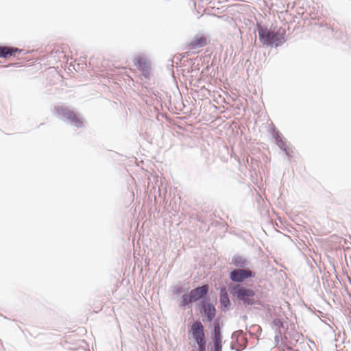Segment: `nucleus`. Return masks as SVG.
<instances>
[{
    "instance_id": "aec40b11",
    "label": "nucleus",
    "mask_w": 351,
    "mask_h": 351,
    "mask_svg": "<svg viewBox=\"0 0 351 351\" xmlns=\"http://www.w3.org/2000/svg\"><path fill=\"white\" fill-rule=\"evenodd\" d=\"M234 348H235V347H234ZM236 348H240V346L237 345V347H236Z\"/></svg>"
},
{
    "instance_id": "f03ea898",
    "label": "nucleus",
    "mask_w": 351,
    "mask_h": 351,
    "mask_svg": "<svg viewBox=\"0 0 351 351\" xmlns=\"http://www.w3.org/2000/svg\"><path fill=\"white\" fill-rule=\"evenodd\" d=\"M228 291L239 301H241L245 306L261 305V302L255 298L256 293L252 289L243 287L241 284H230L228 286Z\"/></svg>"
},
{
    "instance_id": "f257e3e1",
    "label": "nucleus",
    "mask_w": 351,
    "mask_h": 351,
    "mask_svg": "<svg viewBox=\"0 0 351 351\" xmlns=\"http://www.w3.org/2000/svg\"><path fill=\"white\" fill-rule=\"evenodd\" d=\"M257 31L259 40L263 45L278 47L286 42V30L282 27L274 32L257 23Z\"/></svg>"
},
{
    "instance_id": "ddd939ff",
    "label": "nucleus",
    "mask_w": 351,
    "mask_h": 351,
    "mask_svg": "<svg viewBox=\"0 0 351 351\" xmlns=\"http://www.w3.org/2000/svg\"><path fill=\"white\" fill-rule=\"evenodd\" d=\"M16 52H21L19 48L8 46H0V58H7L15 56Z\"/></svg>"
},
{
    "instance_id": "1a4fd4ad",
    "label": "nucleus",
    "mask_w": 351,
    "mask_h": 351,
    "mask_svg": "<svg viewBox=\"0 0 351 351\" xmlns=\"http://www.w3.org/2000/svg\"><path fill=\"white\" fill-rule=\"evenodd\" d=\"M232 339L235 340L237 345L240 346V348H234L233 345H231V349L236 351H241L244 350L247 346V339L242 330H239L234 332L232 335Z\"/></svg>"
},
{
    "instance_id": "f8f14e48",
    "label": "nucleus",
    "mask_w": 351,
    "mask_h": 351,
    "mask_svg": "<svg viewBox=\"0 0 351 351\" xmlns=\"http://www.w3.org/2000/svg\"><path fill=\"white\" fill-rule=\"evenodd\" d=\"M211 338L213 342V346H222V335L219 323H214L213 329L211 332Z\"/></svg>"
},
{
    "instance_id": "20e7f679",
    "label": "nucleus",
    "mask_w": 351,
    "mask_h": 351,
    "mask_svg": "<svg viewBox=\"0 0 351 351\" xmlns=\"http://www.w3.org/2000/svg\"><path fill=\"white\" fill-rule=\"evenodd\" d=\"M191 331L193 339L198 346V351H206V341L204 334V328L202 322L195 321L191 326Z\"/></svg>"
},
{
    "instance_id": "dca6fc26",
    "label": "nucleus",
    "mask_w": 351,
    "mask_h": 351,
    "mask_svg": "<svg viewBox=\"0 0 351 351\" xmlns=\"http://www.w3.org/2000/svg\"><path fill=\"white\" fill-rule=\"evenodd\" d=\"M272 324L275 326H277L278 328H283L284 327V323H283L282 320L279 318L274 319L272 321Z\"/></svg>"
},
{
    "instance_id": "412c9836",
    "label": "nucleus",
    "mask_w": 351,
    "mask_h": 351,
    "mask_svg": "<svg viewBox=\"0 0 351 351\" xmlns=\"http://www.w3.org/2000/svg\"><path fill=\"white\" fill-rule=\"evenodd\" d=\"M278 335H277L275 336V339H276L278 338Z\"/></svg>"
},
{
    "instance_id": "39448f33",
    "label": "nucleus",
    "mask_w": 351,
    "mask_h": 351,
    "mask_svg": "<svg viewBox=\"0 0 351 351\" xmlns=\"http://www.w3.org/2000/svg\"><path fill=\"white\" fill-rule=\"evenodd\" d=\"M55 109L58 117L61 119L68 121L70 124L77 128L83 126L82 121L68 107L57 106Z\"/></svg>"
},
{
    "instance_id": "0eeeda50",
    "label": "nucleus",
    "mask_w": 351,
    "mask_h": 351,
    "mask_svg": "<svg viewBox=\"0 0 351 351\" xmlns=\"http://www.w3.org/2000/svg\"><path fill=\"white\" fill-rule=\"evenodd\" d=\"M135 66L142 73L143 76L147 80H149L152 75L150 62L144 56H138L133 60Z\"/></svg>"
},
{
    "instance_id": "a211bd4d",
    "label": "nucleus",
    "mask_w": 351,
    "mask_h": 351,
    "mask_svg": "<svg viewBox=\"0 0 351 351\" xmlns=\"http://www.w3.org/2000/svg\"><path fill=\"white\" fill-rule=\"evenodd\" d=\"M213 351H222V346H214Z\"/></svg>"
},
{
    "instance_id": "9d476101",
    "label": "nucleus",
    "mask_w": 351,
    "mask_h": 351,
    "mask_svg": "<svg viewBox=\"0 0 351 351\" xmlns=\"http://www.w3.org/2000/svg\"><path fill=\"white\" fill-rule=\"evenodd\" d=\"M272 134L273 137L276 140L277 145L285 153L287 156L290 158L292 151L287 145V142L282 139V135L279 132L275 130H274Z\"/></svg>"
},
{
    "instance_id": "4be33fe9",
    "label": "nucleus",
    "mask_w": 351,
    "mask_h": 351,
    "mask_svg": "<svg viewBox=\"0 0 351 351\" xmlns=\"http://www.w3.org/2000/svg\"><path fill=\"white\" fill-rule=\"evenodd\" d=\"M291 351H299V350H291Z\"/></svg>"
},
{
    "instance_id": "6ab92c4d",
    "label": "nucleus",
    "mask_w": 351,
    "mask_h": 351,
    "mask_svg": "<svg viewBox=\"0 0 351 351\" xmlns=\"http://www.w3.org/2000/svg\"><path fill=\"white\" fill-rule=\"evenodd\" d=\"M278 335H281V332L280 330L278 331Z\"/></svg>"
},
{
    "instance_id": "7ed1b4c3",
    "label": "nucleus",
    "mask_w": 351,
    "mask_h": 351,
    "mask_svg": "<svg viewBox=\"0 0 351 351\" xmlns=\"http://www.w3.org/2000/svg\"><path fill=\"white\" fill-rule=\"evenodd\" d=\"M209 292V285L204 284L191 289L189 293H184L181 296V302L179 304L180 308H184L190 304L195 302L199 300H209L206 296Z\"/></svg>"
},
{
    "instance_id": "f3484780",
    "label": "nucleus",
    "mask_w": 351,
    "mask_h": 351,
    "mask_svg": "<svg viewBox=\"0 0 351 351\" xmlns=\"http://www.w3.org/2000/svg\"><path fill=\"white\" fill-rule=\"evenodd\" d=\"M182 291V287H178L173 291L175 294H180Z\"/></svg>"
},
{
    "instance_id": "6e6552de",
    "label": "nucleus",
    "mask_w": 351,
    "mask_h": 351,
    "mask_svg": "<svg viewBox=\"0 0 351 351\" xmlns=\"http://www.w3.org/2000/svg\"><path fill=\"white\" fill-rule=\"evenodd\" d=\"M200 311L208 322H211L216 315L215 306L210 300H203L199 302Z\"/></svg>"
},
{
    "instance_id": "9b49d317",
    "label": "nucleus",
    "mask_w": 351,
    "mask_h": 351,
    "mask_svg": "<svg viewBox=\"0 0 351 351\" xmlns=\"http://www.w3.org/2000/svg\"><path fill=\"white\" fill-rule=\"evenodd\" d=\"M219 302L221 306V309L223 311L228 310L231 306V302L229 298L226 287L220 288L219 291Z\"/></svg>"
},
{
    "instance_id": "423d86ee",
    "label": "nucleus",
    "mask_w": 351,
    "mask_h": 351,
    "mask_svg": "<svg viewBox=\"0 0 351 351\" xmlns=\"http://www.w3.org/2000/svg\"><path fill=\"white\" fill-rule=\"evenodd\" d=\"M256 273L249 268L233 269L230 271L229 278L234 284H241L247 279L254 278Z\"/></svg>"
},
{
    "instance_id": "4468645a",
    "label": "nucleus",
    "mask_w": 351,
    "mask_h": 351,
    "mask_svg": "<svg viewBox=\"0 0 351 351\" xmlns=\"http://www.w3.org/2000/svg\"><path fill=\"white\" fill-rule=\"evenodd\" d=\"M206 45V38L204 36L195 38L189 44L191 49H197Z\"/></svg>"
},
{
    "instance_id": "2eb2a0df",
    "label": "nucleus",
    "mask_w": 351,
    "mask_h": 351,
    "mask_svg": "<svg viewBox=\"0 0 351 351\" xmlns=\"http://www.w3.org/2000/svg\"><path fill=\"white\" fill-rule=\"evenodd\" d=\"M247 262V259L241 255H234L232 258V264L237 267L236 269H243Z\"/></svg>"
}]
</instances>
